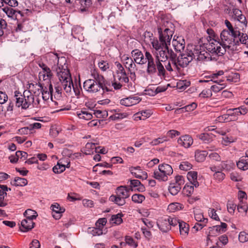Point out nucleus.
Instances as JSON below:
<instances>
[{
	"label": "nucleus",
	"mask_w": 248,
	"mask_h": 248,
	"mask_svg": "<svg viewBox=\"0 0 248 248\" xmlns=\"http://www.w3.org/2000/svg\"><path fill=\"white\" fill-rule=\"evenodd\" d=\"M228 115H229L231 121H235L237 119L238 116H240L238 109L237 108L229 109L227 110Z\"/></svg>",
	"instance_id": "nucleus-40"
},
{
	"label": "nucleus",
	"mask_w": 248,
	"mask_h": 248,
	"mask_svg": "<svg viewBox=\"0 0 248 248\" xmlns=\"http://www.w3.org/2000/svg\"><path fill=\"white\" fill-rule=\"evenodd\" d=\"M237 167L241 170H246L248 169V159L245 156H242L237 162Z\"/></svg>",
	"instance_id": "nucleus-32"
},
{
	"label": "nucleus",
	"mask_w": 248,
	"mask_h": 248,
	"mask_svg": "<svg viewBox=\"0 0 248 248\" xmlns=\"http://www.w3.org/2000/svg\"><path fill=\"white\" fill-rule=\"evenodd\" d=\"M192 50H190L185 53H182L178 57L176 56L175 61L176 64L172 65L173 67L179 69V66L184 68L186 67L189 63L194 59Z\"/></svg>",
	"instance_id": "nucleus-10"
},
{
	"label": "nucleus",
	"mask_w": 248,
	"mask_h": 248,
	"mask_svg": "<svg viewBox=\"0 0 248 248\" xmlns=\"http://www.w3.org/2000/svg\"><path fill=\"white\" fill-rule=\"evenodd\" d=\"M219 228V225H216L211 227H209L208 237H209L210 236H215L217 235L220 233H222V232H221L220 229Z\"/></svg>",
	"instance_id": "nucleus-38"
},
{
	"label": "nucleus",
	"mask_w": 248,
	"mask_h": 248,
	"mask_svg": "<svg viewBox=\"0 0 248 248\" xmlns=\"http://www.w3.org/2000/svg\"><path fill=\"white\" fill-rule=\"evenodd\" d=\"M178 143L185 148H189L193 144V140L192 138L188 135H185L181 136L177 140Z\"/></svg>",
	"instance_id": "nucleus-18"
},
{
	"label": "nucleus",
	"mask_w": 248,
	"mask_h": 248,
	"mask_svg": "<svg viewBox=\"0 0 248 248\" xmlns=\"http://www.w3.org/2000/svg\"><path fill=\"white\" fill-rule=\"evenodd\" d=\"M236 207V204L233 202V201H229L227 204V207L228 212L233 214L234 212L235 209Z\"/></svg>",
	"instance_id": "nucleus-55"
},
{
	"label": "nucleus",
	"mask_w": 248,
	"mask_h": 248,
	"mask_svg": "<svg viewBox=\"0 0 248 248\" xmlns=\"http://www.w3.org/2000/svg\"><path fill=\"white\" fill-rule=\"evenodd\" d=\"M109 200L119 206H122L125 203V200L123 197L118 196L117 194L116 195L110 196Z\"/></svg>",
	"instance_id": "nucleus-35"
},
{
	"label": "nucleus",
	"mask_w": 248,
	"mask_h": 248,
	"mask_svg": "<svg viewBox=\"0 0 248 248\" xmlns=\"http://www.w3.org/2000/svg\"><path fill=\"white\" fill-rule=\"evenodd\" d=\"M135 62L131 57H126L124 59V65L128 71H131L133 70H137Z\"/></svg>",
	"instance_id": "nucleus-29"
},
{
	"label": "nucleus",
	"mask_w": 248,
	"mask_h": 248,
	"mask_svg": "<svg viewBox=\"0 0 248 248\" xmlns=\"http://www.w3.org/2000/svg\"><path fill=\"white\" fill-rule=\"evenodd\" d=\"M93 79H89L84 81L83 88L90 93H96L100 91L103 84V76L99 75L96 70L92 72Z\"/></svg>",
	"instance_id": "nucleus-5"
},
{
	"label": "nucleus",
	"mask_w": 248,
	"mask_h": 248,
	"mask_svg": "<svg viewBox=\"0 0 248 248\" xmlns=\"http://www.w3.org/2000/svg\"><path fill=\"white\" fill-rule=\"evenodd\" d=\"M166 26L167 27L164 29L162 28H158L157 30L159 34V43L166 46L170 44L174 29L173 25L171 22H167Z\"/></svg>",
	"instance_id": "nucleus-6"
},
{
	"label": "nucleus",
	"mask_w": 248,
	"mask_h": 248,
	"mask_svg": "<svg viewBox=\"0 0 248 248\" xmlns=\"http://www.w3.org/2000/svg\"><path fill=\"white\" fill-rule=\"evenodd\" d=\"M14 98L16 106L17 108L21 107L23 109L30 108V104L32 102L31 97L27 95L24 91L23 93L19 91H15Z\"/></svg>",
	"instance_id": "nucleus-7"
},
{
	"label": "nucleus",
	"mask_w": 248,
	"mask_h": 248,
	"mask_svg": "<svg viewBox=\"0 0 248 248\" xmlns=\"http://www.w3.org/2000/svg\"><path fill=\"white\" fill-rule=\"evenodd\" d=\"M156 65L157 75L161 78H165L166 77V70L163 65L161 63V62L158 61H156Z\"/></svg>",
	"instance_id": "nucleus-36"
},
{
	"label": "nucleus",
	"mask_w": 248,
	"mask_h": 248,
	"mask_svg": "<svg viewBox=\"0 0 248 248\" xmlns=\"http://www.w3.org/2000/svg\"><path fill=\"white\" fill-rule=\"evenodd\" d=\"M11 183L16 186H24L28 184V181L26 178L16 177Z\"/></svg>",
	"instance_id": "nucleus-34"
},
{
	"label": "nucleus",
	"mask_w": 248,
	"mask_h": 248,
	"mask_svg": "<svg viewBox=\"0 0 248 248\" xmlns=\"http://www.w3.org/2000/svg\"><path fill=\"white\" fill-rule=\"evenodd\" d=\"M226 86V83L224 81L223 82L216 83V84L212 85L211 87V89L213 92L217 93L225 88Z\"/></svg>",
	"instance_id": "nucleus-43"
},
{
	"label": "nucleus",
	"mask_w": 248,
	"mask_h": 248,
	"mask_svg": "<svg viewBox=\"0 0 248 248\" xmlns=\"http://www.w3.org/2000/svg\"><path fill=\"white\" fill-rule=\"evenodd\" d=\"M103 80H104L103 84H104V85H103L102 86V87H101V89H102L103 91V92H108L111 91L112 88H111V86L110 85V84L109 83H108V81H107L104 77H103Z\"/></svg>",
	"instance_id": "nucleus-58"
},
{
	"label": "nucleus",
	"mask_w": 248,
	"mask_h": 248,
	"mask_svg": "<svg viewBox=\"0 0 248 248\" xmlns=\"http://www.w3.org/2000/svg\"><path fill=\"white\" fill-rule=\"evenodd\" d=\"M126 243L133 248H136L138 246L137 243L134 240L132 237L129 236H126L125 237Z\"/></svg>",
	"instance_id": "nucleus-61"
},
{
	"label": "nucleus",
	"mask_w": 248,
	"mask_h": 248,
	"mask_svg": "<svg viewBox=\"0 0 248 248\" xmlns=\"http://www.w3.org/2000/svg\"><path fill=\"white\" fill-rule=\"evenodd\" d=\"M180 132L176 130H170L168 131L166 134V137H169L170 138H174V137L179 136Z\"/></svg>",
	"instance_id": "nucleus-62"
},
{
	"label": "nucleus",
	"mask_w": 248,
	"mask_h": 248,
	"mask_svg": "<svg viewBox=\"0 0 248 248\" xmlns=\"http://www.w3.org/2000/svg\"><path fill=\"white\" fill-rule=\"evenodd\" d=\"M29 90H25V94L28 95V93H30L31 95H33L34 96H39L42 92V90L43 88V86L41 83H30L29 84Z\"/></svg>",
	"instance_id": "nucleus-13"
},
{
	"label": "nucleus",
	"mask_w": 248,
	"mask_h": 248,
	"mask_svg": "<svg viewBox=\"0 0 248 248\" xmlns=\"http://www.w3.org/2000/svg\"><path fill=\"white\" fill-rule=\"evenodd\" d=\"M32 132L31 129L30 127V125L18 129V134L20 135H27Z\"/></svg>",
	"instance_id": "nucleus-63"
},
{
	"label": "nucleus",
	"mask_w": 248,
	"mask_h": 248,
	"mask_svg": "<svg viewBox=\"0 0 248 248\" xmlns=\"http://www.w3.org/2000/svg\"><path fill=\"white\" fill-rule=\"evenodd\" d=\"M224 72L222 70H220L217 73H214L211 75V81L216 83H221L224 81V80L222 79H218V77L219 76L223 75Z\"/></svg>",
	"instance_id": "nucleus-39"
},
{
	"label": "nucleus",
	"mask_w": 248,
	"mask_h": 248,
	"mask_svg": "<svg viewBox=\"0 0 248 248\" xmlns=\"http://www.w3.org/2000/svg\"><path fill=\"white\" fill-rule=\"evenodd\" d=\"M2 10L9 17L12 19H17L18 15H20L21 16H23V14L20 11H16L8 6L4 7Z\"/></svg>",
	"instance_id": "nucleus-21"
},
{
	"label": "nucleus",
	"mask_w": 248,
	"mask_h": 248,
	"mask_svg": "<svg viewBox=\"0 0 248 248\" xmlns=\"http://www.w3.org/2000/svg\"><path fill=\"white\" fill-rule=\"evenodd\" d=\"M145 199V197L140 194H135L132 196V200L135 203H141Z\"/></svg>",
	"instance_id": "nucleus-50"
},
{
	"label": "nucleus",
	"mask_w": 248,
	"mask_h": 248,
	"mask_svg": "<svg viewBox=\"0 0 248 248\" xmlns=\"http://www.w3.org/2000/svg\"><path fill=\"white\" fill-rule=\"evenodd\" d=\"M114 82L112 83V85L113 86L115 90L120 89L122 87L123 85H125L129 82V78L127 74L124 76L115 75L114 76Z\"/></svg>",
	"instance_id": "nucleus-14"
},
{
	"label": "nucleus",
	"mask_w": 248,
	"mask_h": 248,
	"mask_svg": "<svg viewBox=\"0 0 248 248\" xmlns=\"http://www.w3.org/2000/svg\"><path fill=\"white\" fill-rule=\"evenodd\" d=\"M179 228L180 234L182 237H186L188 233L189 225L186 223L179 220L178 224Z\"/></svg>",
	"instance_id": "nucleus-28"
},
{
	"label": "nucleus",
	"mask_w": 248,
	"mask_h": 248,
	"mask_svg": "<svg viewBox=\"0 0 248 248\" xmlns=\"http://www.w3.org/2000/svg\"><path fill=\"white\" fill-rule=\"evenodd\" d=\"M240 242L245 243L248 241V233L243 231L240 232L238 237Z\"/></svg>",
	"instance_id": "nucleus-59"
},
{
	"label": "nucleus",
	"mask_w": 248,
	"mask_h": 248,
	"mask_svg": "<svg viewBox=\"0 0 248 248\" xmlns=\"http://www.w3.org/2000/svg\"><path fill=\"white\" fill-rule=\"evenodd\" d=\"M230 178L232 181L235 182L241 181L242 179V176L235 171L230 174Z\"/></svg>",
	"instance_id": "nucleus-60"
},
{
	"label": "nucleus",
	"mask_w": 248,
	"mask_h": 248,
	"mask_svg": "<svg viewBox=\"0 0 248 248\" xmlns=\"http://www.w3.org/2000/svg\"><path fill=\"white\" fill-rule=\"evenodd\" d=\"M232 13L235 19H236L245 26H247L248 21L245 16L242 14V12L240 10L237 8L233 9Z\"/></svg>",
	"instance_id": "nucleus-23"
},
{
	"label": "nucleus",
	"mask_w": 248,
	"mask_h": 248,
	"mask_svg": "<svg viewBox=\"0 0 248 248\" xmlns=\"http://www.w3.org/2000/svg\"><path fill=\"white\" fill-rule=\"evenodd\" d=\"M131 173L137 178L146 179L147 178V174L145 171H143L140 166L131 167L130 168Z\"/></svg>",
	"instance_id": "nucleus-20"
},
{
	"label": "nucleus",
	"mask_w": 248,
	"mask_h": 248,
	"mask_svg": "<svg viewBox=\"0 0 248 248\" xmlns=\"http://www.w3.org/2000/svg\"><path fill=\"white\" fill-rule=\"evenodd\" d=\"M36 214V212L31 209H27L24 214L26 218L31 219L32 220H33V219L36 218L37 217Z\"/></svg>",
	"instance_id": "nucleus-44"
},
{
	"label": "nucleus",
	"mask_w": 248,
	"mask_h": 248,
	"mask_svg": "<svg viewBox=\"0 0 248 248\" xmlns=\"http://www.w3.org/2000/svg\"><path fill=\"white\" fill-rule=\"evenodd\" d=\"M173 173V169L168 164H162L158 166V170H155L153 177L160 181H167L168 176Z\"/></svg>",
	"instance_id": "nucleus-8"
},
{
	"label": "nucleus",
	"mask_w": 248,
	"mask_h": 248,
	"mask_svg": "<svg viewBox=\"0 0 248 248\" xmlns=\"http://www.w3.org/2000/svg\"><path fill=\"white\" fill-rule=\"evenodd\" d=\"M179 223V220L170 216H164L158 219L157 225L161 231L167 232L171 228V226H175Z\"/></svg>",
	"instance_id": "nucleus-9"
},
{
	"label": "nucleus",
	"mask_w": 248,
	"mask_h": 248,
	"mask_svg": "<svg viewBox=\"0 0 248 248\" xmlns=\"http://www.w3.org/2000/svg\"><path fill=\"white\" fill-rule=\"evenodd\" d=\"M123 216V215L122 213H119L116 215H112L111 216L110 221L113 223L119 225L123 222V219L122 218Z\"/></svg>",
	"instance_id": "nucleus-42"
},
{
	"label": "nucleus",
	"mask_w": 248,
	"mask_h": 248,
	"mask_svg": "<svg viewBox=\"0 0 248 248\" xmlns=\"http://www.w3.org/2000/svg\"><path fill=\"white\" fill-rule=\"evenodd\" d=\"M207 33L209 35L208 43L205 45V47L212 56H222L226 53V49L223 46L221 40V33L219 37L212 29H208Z\"/></svg>",
	"instance_id": "nucleus-3"
},
{
	"label": "nucleus",
	"mask_w": 248,
	"mask_h": 248,
	"mask_svg": "<svg viewBox=\"0 0 248 248\" xmlns=\"http://www.w3.org/2000/svg\"><path fill=\"white\" fill-rule=\"evenodd\" d=\"M131 56L134 62L139 64H144L146 63V57L144 58L142 51L139 49H135L131 51Z\"/></svg>",
	"instance_id": "nucleus-15"
},
{
	"label": "nucleus",
	"mask_w": 248,
	"mask_h": 248,
	"mask_svg": "<svg viewBox=\"0 0 248 248\" xmlns=\"http://www.w3.org/2000/svg\"><path fill=\"white\" fill-rule=\"evenodd\" d=\"M79 3L81 5L80 10L81 12H85L92 4L91 0H80Z\"/></svg>",
	"instance_id": "nucleus-41"
},
{
	"label": "nucleus",
	"mask_w": 248,
	"mask_h": 248,
	"mask_svg": "<svg viewBox=\"0 0 248 248\" xmlns=\"http://www.w3.org/2000/svg\"><path fill=\"white\" fill-rule=\"evenodd\" d=\"M91 233L93 235H100L103 234V230L101 228L96 226L95 228H89Z\"/></svg>",
	"instance_id": "nucleus-56"
},
{
	"label": "nucleus",
	"mask_w": 248,
	"mask_h": 248,
	"mask_svg": "<svg viewBox=\"0 0 248 248\" xmlns=\"http://www.w3.org/2000/svg\"><path fill=\"white\" fill-rule=\"evenodd\" d=\"M77 114L79 118L86 120H90L93 118L92 114L85 110L78 111L77 112Z\"/></svg>",
	"instance_id": "nucleus-37"
},
{
	"label": "nucleus",
	"mask_w": 248,
	"mask_h": 248,
	"mask_svg": "<svg viewBox=\"0 0 248 248\" xmlns=\"http://www.w3.org/2000/svg\"><path fill=\"white\" fill-rule=\"evenodd\" d=\"M198 173L195 171H190L187 174V178L190 184L194 186L195 187L199 186V183L197 181Z\"/></svg>",
	"instance_id": "nucleus-26"
},
{
	"label": "nucleus",
	"mask_w": 248,
	"mask_h": 248,
	"mask_svg": "<svg viewBox=\"0 0 248 248\" xmlns=\"http://www.w3.org/2000/svg\"><path fill=\"white\" fill-rule=\"evenodd\" d=\"M145 57H146V62H148L146 70L147 74L149 75L155 74L156 72V59L155 61L152 54L147 51L145 53Z\"/></svg>",
	"instance_id": "nucleus-12"
},
{
	"label": "nucleus",
	"mask_w": 248,
	"mask_h": 248,
	"mask_svg": "<svg viewBox=\"0 0 248 248\" xmlns=\"http://www.w3.org/2000/svg\"><path fill=\"white\" fill-rule=\"evenodd\" d=\"M116 194L118 196H121L125 200L129 197V190H128L126 186H121L118 187L116 190Z\"/></svg>",
	"instance_id": "nucleus-33"
},
{
	"label": "nucleus",
	"mask_w": 248,
	"mask_h": 248,
	"mask_svg": "<svg viewBox=\"0 0 248 248\" xmlns=\"http://www.w3.org/2000/svg\"><path fill=\"white\" fill-rule=\"evenodd\" d=\"M131 190H137L139 192H143L145 190L144 186L138 180H132L130 181Z\"/></svg>",
	"instance_id": "nucleus-27"
},
{
	"label": "nucleus",
	"mask_w": 248,
	"mask_h": 248,
	"mask_svg": "<svg viewBox=\"0 0 248 248\" xmlns=\"http://www.w3.org/2000/svg\"><path fill=\"white\" fill-rule=\"evenodd\" d=\"M185 183L184 178L183 176L177 175L175 177V182L170 183L168 190L172 195H176L180 191L182 186Z\"/></svg>",
	"instance_id": "nucleus-11"
},
{
	"label": "nucleus",
	"mask_w": 248,
	"mask_h": 248,
	"mask_svg": "<svg viewBox=\"0 0 248 248\" xmlns=\"http://www.w3.org/2000/svg\"><path fill=\"white\" fill-rule=\"evenodd\" d=\"M50 208L54 213L62 214L65 211V209L61 207L57 203L52 204Z\"/></svg>",
	"instance_id": "nucleus-46"
},
{
	"label": "nucleus",
	"mask_w": 248,
	"mask_h": 248,
	"mask_svg": "<svg viewBox=\"0 0 248 248\" xmlns=\"http://www.w3.org/2000/svg\"><path fill=\"white\" fill-rule=\"evenodd\" d=\"M172 46L177 52H181L185 47V39L182 36L174 35L172 42Z\"/></svg>",
	"instance_id": "nucleus-16"
},
{
	"label": "nucleus",
	"mask_w": 248,
	"mask_h": 248,
	"mask_svg": "<svg viewBox=\"0 0 248 248\" xmlns=\"http://www.w3.org/2000/svg\"><path fill=\"white\" fill-rule=\"evenodd\" d=\"M53 86L51 83L49 84L48 88L46 87H43L41 92L43 99L45 101H46L50 97L51 100L53 101Z\"/></svg>",
	"instance_id": "nucleus-24"
},
{
	"label": "nucleus",
	"mask_w": 248,
	"mask_h": 248,
	"mask_svg": "<svg viewBox=\"0 0 248 248\" xmlns=\"http://www.w3.org/2000/svg\"><path fill=\"white\" fill-rule=\"evenodd\" d=\"M65 170V166L58 162L57 164L53 168V171L55 173H61Z\"/></svg>",
	"instance_id": "nucleus-47"
},
{
	"label": "nucleus",
	"mask_w": 248,
	"mask_h": 248,
	"mask_svg": "<svg viewBox=\"0 0 248 248\" xmlns=\"http://www.w3.org/2000/svg\"><path fill=\"white\" fill-rule=\"evenodd\" d=\"M169 140L166 137L164 136L162 137H159L157 139L154 140L150 142V144L152 145H157L160 143H162L165 141H168Z\"/></svg>",
	"instance_id": "nucleus-54"
},
{
	"label": "nucleus",
	"mask_w": 248,
	"mask_h": 248,
	"mask_svg": "<svg viewBox=\"0 0 248 248\" xmlns=\"http://www.w3.org/2000/svg\"><path fill=\"white\" fill-rule=\"evenodd\" d=\"M248 209V205L243 201H240V203L237 205V210L239 212L246 213Z\"/></svg>",
	"instance_id": "nucleus-53"
},
{
	"label": "nucleus",
	"mask_w": 248,
	"mask_h": 248,
	"mask_svg": "<svg viewBox=\"0 0 248 248\" xmlns=\"http://www.w3.org/2000/svg\"><path fill=\"white\" fill-rule=\"evenodd\" d=\"M152 46L155 49L154 55L156 58V61L165 62L170 59L172 65H175V54L171 49H169V46H165L160 44L158 41L152 43Z\"/></svg>",
	"instance_id": "nucleus-4"
},
{
	"label": "nucleus",
	"mask_w": 248,
	"mask_h": 248,
	"mask_svg": "<svg viewBox=\"0 0 248 248\" xmlns=\"http://www.w3.org/2000/svg\"><path fill=\"white\" fill-rule=\"evenodd\" d=\"M34 224L31 219L25 218L21 222V226L20 227V230L23 232H28L34 228Z\"/></svg>",
	"instance_id": "nucleus-22"
},
{
	"label": "nucleus",
	"mask_w": 248,
	"mask_h": 248,
	"mask_svg": "<svg viewBox=\"0 0 248 248\" xmlns=\"http://www.w3.org/2000/svg\"><path fill=\"white\" fill-rule=\"evenodd\" d=\"M141 99L138 96H130L128 97L122 99L120 104L126 107H130L138 104Z\"/></svg>",
	"instance_id": "nucleus-17"
},
{
	"label": "nucleus",
	"mask_w": 248,
	"mask_h": 248,
	"mask_svg": "<svg viewBox=\"0 0 248 248\" xmlns=\"http://www.w3.org/2000/svg\"><path fill=\"white\" fill-rule=\"evenodd\" d=\"M207 155L206 151L197 150L195 152V160L198 162H202L205 160Z\"/></svg>",
	"instance_id": "nucleus-31"
},
{
	"label": "nucleus",
	"mask_w": 248,
	"mask_h": 248,
	"mask_svg": "<svg viewBox=\"0 0 248 248\" xmlns=\"http://www.w3.org/2000/svg\"><path fill=\"white\" fill-rule=\"evenodd\" d=\"M98 67L103 71H106L109 68V64L107 61L100 60L98 63Z\"/></svg>",
	"instance_id": "nucleus-48"
},
{
	"label": "nucleus",
	"mask_w": 248,
	"mask_h": 248,
	"mask_svg": "<svg viewBox=\"0 0 248 248\" xmlns=\"http://www.w3.org/2000/svg\"><path fill=\"white\" fill-rule=\"evenodd\" d=\"M197 107V105L196 103H192L191 104L186 106L185 107L182 108L181 109L183 111H190L194 110Z\"/></svg>",
	"instance_id": "nucleus-57"
},
{
	"label": "nucleus",
	"mask_w": 248,
	"mask_h": 248,
	"mask_svg": "<svg viewBox=\"0 0 248 248\" xmlns=\"http://www.w3.org/2000/svg\"><path fill=\"white\" fill-rule=\"evenodd\" d=\"M192 168V165L188 161H183L179 166L181 170L187 171Z\"/></svg>",
	"instance_id": "nucleus-49"
},
{
	"label": "nucleus",
	"mask_w": 248,
	"mask_h": 248,
	"mask_svg": "<svg viewBox=\"0 0 248 248\" xmlns=\"http://www.w3.org/2000/svg\"><path fill=\"white\" fill-rule=\"evenodd\" d=\"M197 137L205 143L211 142L215 136L212 133H204L198 135Z\"/></svg>",
	"instance_id": "nucleus-30"
},
{
	"label": "nucleus",
	"mask_w": 248,
	"mask_h": 248,
	"mask_svg": "<svg viewBox=\"0 0 248 248\" xmlns=\"http://www.w3.org/2000/svg\"><path fill=\"white\" fill-rule=\"evenodd\" d=\"M208 53H210L207 50V51H205V50L202 51L201 49H199L198 48H195L192 51V53L194 54L193 56H194V59L198 61L205 59L207 57ZM210 54L212 55L211 53Z\"/></svg>",
	"instance_id": "nucleus-25"
},
{
	"label": "nucleus",
	"mask_w": 248,
	"mask_h": 248,
	"mask_svg": "<svg viewBox=\"0 0 248 248\" xmlns=\"http://www.w3.org/2000/svg\"><path fill=\"white\" fill-rule=\"evenodd\" d=\"M39 66L42 68L43 72H40L39 78L43 76L44 80L50 79L52 77V73L50 68L43 62L39 64Z\"/></svg>",
	"instance_id": "nucleus-19"
},
{
	"label": "nucleus",
	"mask_w": 248,
	"mask_h": 248,
	"mask_svg": "<svg viewBox=\"0 0 248 248\" xmlns=\"http://www.w3.org/2000/svg\"><path fill=\"white\" fill-rule=\"evenodd\" d=\"M194 186L193 185H189L186 184L183 189L184 192L187 196H190L194 191Z\"/></svg>",
	"instance_id": "nucleus-52"
},
{
	"label": "nucleus",
	"mask_w": 248,
	"mask_h": 248,
	"mask_svg": "<svg viewBox=\"0 0 248 248\" xmlns=\"http://www.w3.org/2000/svg\"><path fill=\"white\" fill-rule=\"evenodd\" d=\"M29 94V95L31 96L32 98V102L30 104V107L39 108L40 107V99L39 98V96L35 97L33 95H31L30 93Z\"/></svg>",
	"instance_id": "nucleus-45"
},
{
	"label": "nucleus",
	"mask_w": 248,
	"mask_h": 248,
	"mask_svg": "<svg viewBox=\"0 0 248 248\" xmlns=\"http://www.w3.org/2000/svg\"><path fill=\"white\" fill-rule=\"evenodd\" d=\"M127 116L126 113H119L116 112L115 114L112 115L109 117V119L112 120H116L118 119H122L126 118Z\"/></svg>",
	"instance_id": "nucleus-51"
},
{
	"label": "nucleus",
	"mask_w": 248,
	"mask_h": 248,
	"mask_svg": "<svg viewBox=\"0 0 248 248\" xmlns=\"http://www.w3.org/2000/svg\"><path fill=\"white\" fill-rule=\"evenodd\" d=\"M212 95L211 89H205L203 90L201 93L199 94L200 97L203 98L209 97Z\"/></svg>",
	"instance_id": "nucleus-64"
},
{
	"label": "nucleus",
	"mask_w": 248,
	"mask_h": 248,
	"mask_svg": "<svg viewBox=\"0 0 248 248\" xmlns=\"http://www.w3.org/2000/svg\"><path fill=\"white\" fill-rule=\"evenodd\" d=\"M227 29L221 32V40L224 48L230 49L232 44L236 46L240 44L248 45V35L247 33L241 32L237 27H234L227 19L224 21Z\"/></svg>",
	"instance_id": "nucleus-2"
},
{
	"label": "nucleus",
	"mask_w": 248,
	"mask_h": 248,
	"mask_svg": "<svg viewBox=\"0 0 248 248\" xmlns=\"http://www.w3.org/2000/svg\"><path fill=\"white\" fill-rule=\"evenodd\" d=\"M48 62L51 65V69L56 72L59 80L62 82L64 91L70 93L73 88L76 95L79 93H77L74 86L71 74L68 69L67 60L64 57H59L57 53L51 52L48 54Z\"/></svg>",
	"instance_id": "nucleus-1"
}]
</instances>
